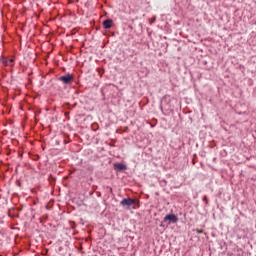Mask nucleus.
Returning a JSON list of instances; mask_svg holds the SVG:
<instances>
[{
  "label": "nucleus",
  "instance_id": "nucleus-3",
  "mask_svg": "<svg viewBox=\"0 0 256 256\" xmlns=\"http://www.w3.org/2000/svg\"><path fill=\"white\" fill-rule=\"evenodd\" d=\"M59 79H60V81H62V83L69 85V83H71V81H73V75L68 74L65 76H61Z\"/></svg>",
  "mask_w": 256,
  "mask_h": 256
},
{
  "label": "nucleus",
  "instance_id": "nucleus-4",
  "mask_svg": "<svg viewBox=\"0 0 256 256\" xmlns=\"http://www.w3.org/2000/svg\"><path fill=\"white\" fill-rule=\"evenodd\" d=\"M114 169H115V171H118V172L125 171L127 169V165H125L123 163H115Z\"/></svg>",
  "mask_w": 256,
  "mask_h": 256
},
{
  "label": "nucleus",
  "instance_id": "nucleus-2",
  "mask_svg": "<svg viewBox=\"0 0 256 256\" xmlns=\"http://www.w3.org/2000/svg\"><path fill=\"white\" fill-rule=\"evenodd\" d=\"M120 205H122V207H131V205H135V201L132 198H124L120 202Z\"/></svg>",
  "mask_w": 256,
  "mask_h": 256
},
{
  "label": "nucleus",
  "instance_id": "nucleus-7",
  "mask_svg": "<svg viewBox=\"0 0 256 256\" xmlns=\"http://www.w3.org/2000/svg\"><path fill=\"white\" fill-rule=\"evenodd\" d=\"M10 63H13V59H10Z\"/></svg>",
  "mask_w": 256,
  "mask_h": 256
},
{
  "label": "nucleus",
  "instance_id": "nucleus-6",
  "mask_svg": "<svg viewBox=\"0 0 256 256\" xmlns=\"http://www.w3.org/2000/svg\"><path fill=\"white\" fill-rule=\"evenodd\" d=\"M197 233H203V230H197Z\"/></svg>",
  "mask_w": 256,
  "mask_h": 256
},
{
  "label": "nucleus",
  "instance_id": "nucleus-1",
  "mask_svg": "<svg viewBox=\"0 0 256 256\" xmlns=\"http://www.w3.org/2000/svg\"><path fill=\"white\" fill-rule=\"evenodd\" d=\"M164 223H167L169 225H171V223L175 224L179 222V218L177 217V215L175 214H167L164 219H163Z\"/></svg>",
  "mask_w": 256,
  "mask_h": 256
},
{
  "label": "nucleus",
  "instance_id": "nucleus-5",
  "mask_svg": "<svg viewBox=\"0 0 256 256\" xmlns=\"http://www.w3.org/2000/svg\"><path fill=\"white\" fill-rule=\"evenodd\" d=\"M111 25H113V20L107 19L103 22L104 29H111Z\"/></svg>",
  "mask_w": 256,
  "mask_h": 256
}]
</instances>
